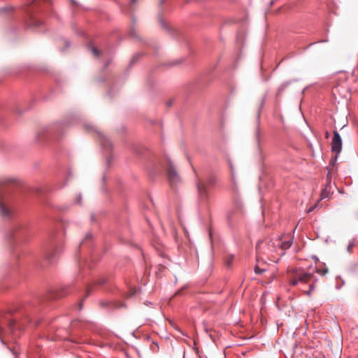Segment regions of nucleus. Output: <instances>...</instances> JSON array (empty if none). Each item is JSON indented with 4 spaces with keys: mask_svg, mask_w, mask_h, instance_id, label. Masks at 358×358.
<instances>
[{
    "mask_svg": "<svg viewBox=\"0 0 358 358\" xmlns=\"http://www.w3.org/2000/svg\"><path fill=\"white\" fill-rule=\"evenodd\" d=\"M257 259L259 260L262 255H266L269 259L277 262L275 258L276 248L271 241H259L256 246Z\"/></svg>",
    "mask_w": 358,
    "mask_h": 358,
    "instance_id": "obj_2",
    "label": "nucleus"
},
{
    "mask_svg": "<svg viewBox=\"0 0 358 358\" xmlns=\"http://www.w3.org/2000/svg\"><path fill=\"white\" fill-rule=\"evenodd\" d=\"M292 244V239H289L287 241H282L281 243V248L282 250H287L291 247Z\"/></svg>",
    "mask_w": 358,
    "mask_h": 358,
    "instance_id": "obj_9",
    "label": "nucleus"
},
{
    "mask_svg": "<svg viewBox=\"0 0 358 358\" xmlns=\"http://www.w3.org/2000/svg\"><path fill=\"white\" fill-rule=\"evenodd\" d=\"M334 172V168L331 167L329 169V171H328V173L327 176V184L321 192V195H320L321 199L329 198L332 193V192H331L332 185L331 183V176Z\"/></svg>",
    "mask_w": 358,
    "mask_h": 358,
    "instance_id": "obj_7",
    "label": "nucleus"
},
{
    "mask_svg": "<svg viewBox=\"0 0 358 358\" xmlns=\"http://www.w3.org/2000/svg\"><path fill=\"white\" fill-rule=\"evenodd\" d=\"M255 271L257 274H261L264 271V269H261L258 266H256L255 268Z\"/></svg>",
    "mask_w": 358,
    "mask_h": 358,
    "instance_id": "obj_15",
    "label": "nucleus"
},
{
    "mask_svg": "<svg viewBox=\"0 0 358 358\" xmlns=\"http://www.w3.org/2000/svg\"><path fill=\"white\" fill-rule=\"evenodd\" d=\"M314 209V207H311L308 210V213H310L311 211H313Z\"/></svg>",
    "mask_w": 358,
    "mask_h": 358,
    "instance_id": "obj_23",
    "label": "nucleus"
},
{
    "mask_svg": "<svg viewBox=\"0 0 358 358\" xmlns=\"http://www.w3.org/2000/svg\"><path fill=\"white\" fill-rule=\"evenodd\" d=\"M135 293H136V289H134V288L131 289V290L127 293V297L129 298V297L132 296L134 294H135Z\"/></svg>",
    "mask_w": 358,
    "mask_h": 358,
    "instance_id": "obj_14",
    "label": "nucleus"
},
{
    "mask_svg": "<svg viewBox=\"0 0 358 358\" xmlns=\"http://www.w3.org/2000/svg\"><path fill=\"white\" fill-rule=\"evenodd\" d=\"M104 282H105V280H103V279L99 280V281L96 282V283L99 285H102Z\"/></svg>",
    "mask_w": 358,
    "mask_h": 358,
    "instance_id": "obj_18",
    "label": "nucleus"
},
{
    "mask_svg": "<svg viewBox=\"0 0 358 358\" xmlns=\"http://www.w3.org/2000/svg\"><path fill=\"white\" fill-rule=\"evenodd\" d=\"M325 137H326L327 138H328L329 137V133L328 131H327V132L325 133Z\"/></svg>",
    "mask_w": 358,
    "mask_h": 358,
    "instance_id": "obj_22",
    "label": "nucleus"
},
{
    "mask_svg": "<svg viewBox=\"0 0 358 358\" xmlns=\"http://www.w3.org/2000/svg\"><path fill=\"white\" fill-rule=\"evenodd\" d=\"M90 50L92 51L93 55L94 57H99V55H100V51L96 48V47H94V46H90Z\"/></svg>",
    "mask_w": 358,
    "mask_h": 358,
    "instance_id": "obj_10",
    "label": "nucleus"
},
{
    "mask_svg": "<svg viewBox=\"0 0 358 358\" xmlns=\"http://www.w3.org/2000/svg\"><path fill=\"white\" fill-rule=\"evenodd\" d=\"M55 255V252L53 251V249L51 250L50 251H49L47 255H46V257L48 259H50L52 258H53Z\"/></svg>",
    "mask_w": 358,
    "mask_h": 358,
    "instance_id": "obj_13",
    "label": "nucleus"
},
{
    "mask_svg": "<svg viewBox=\"0 0 358 358\" xmlns=\"http://www.w3.org/2000/svg\"><path fill=\"white\" fill-rule=\"evenodd\" d=\"M234 259V256H229L226 259V264L228 266H231V264Z\"/></svg>",
    "mask_w": 358,
    "mask_h": 358,
    "instance_id": "obj_11",
    "label": "nucleus"
},
{
    "mask_svg": "<svg viewBox=\"0 0 358 358\" xmlns=\"http://www.w3.org/2000/svg\"><path fill=\"white\" fill-rule=\"evenodd\" d=\"M215 183V178L213 176H209L206 179H197L196 187L199 199L201 201H206L208 199V185H213Z\"/></svg>",
    "mask_w": 358,
    "mask_h": 358,
    "instance_id": "obj_3",
    "label": "nucleus"
},
{
    "mask_svg": "<svg viewBox=\"0 0 358 358\" xmlns=\"http://www.w3.org/2000/svg\"><path fill=\"white\" fill-rule=\"evenodd\" d=\"M91 236H91V234H87V235H86V236H85V240L90 238H91Z\"/></svg>",
    "mask_w": 358,
    "mask_h": 358,
    "instance_id": "obj_20",
    "label": "nucleus"
},
{
    "mask_svg": "<svg viewBox=\"0 0 358 358\" xmlns=\"http://www.w3.org/2000/svg\"><path fill=\"white\" fill-rule=\"evenodd\" d=\"M313 277V275L312 273L296 271L290 275V285L295 286L299 282L307 283L312 279Z\"/></svg>",
    "mask_w": 358,
    "mask_h": 358,
    "instance_id": "obj_6",
    "label": "nucleus"
},
{
    "mask_svg": "<svg viewBox=\"0 0 358 358\" xmlns=\"http://www.w3.org/2000/svg\"><path fill=\"white\" fill-rule=\"evenodd\" d=\"M15 322H15V320H11V321H10V322H8V327H9V328L10 329V330H13V327H14V326H15Z\"/></svg>",
    "mask_w": 358,
    "mask_h": 358,
    "instance_id": "obj_16",
    "label": "nucleus"
},
{
    "mask_svg": "<svg viewBox=\"0 0 358 358\" xmlns=\"http://www.w3.org/2000/svg\"><path fill=\"white\" fill-rule=\"evenodd\" d=\"M258 132H259V130L257 129V130L256 131L257 135H258Z\"/></svg>",
    "mask_w": 358,
    "mask_h": 358,
    "instance_id": "obj_26",
    "label": "nucleus"
},
{
    "mask_svg": "<svg viewBox=\"0 0 358 358\" xmlns=\"http://www.w3.org/2000/svg\"><path fill=\"white\" fill-rule=\"evenodd\" d=\"M11 189L7 187L6 182L0 186V215L3 220H10L14 215V208L10 203L8 194Z\"/></svg>",
    "mask_w": 358,
    "mask_h": 358,
    "instance_id": "obj_1",
    "label": "nucleus"
},
{
    "mask_svg": "<svg viewBox=\"0 0 358 358\" xmlns=\"http://www.w3.org/2000/svg\"><path fill=\"white\" fill-rule=\"evenodd\" d=\"M316 272L322 275H324L326 273H328V269L327 268H324L323 270H321V269H317L316 270Z\"/></svg>",
    "mask_w": 358,
    "mask_h": 358,
    "instance_id": "obj_12",
    "label": "nucleus"
},
{
    "mask_svg": "<svg viewBox=\"0 0 358 358\" xmlns=\"http://www.w3.org/2000/svg\"><path fill=\"white\" fill-rule=\"evenodd\" d=\"M136 1H137V0H131V3L132 4H133V3H135Z\"/></svg>",
    "mask_w": 358,
    "mask_h": 358,
    "instance_id": "obj_25",
    "label": "nucleus"
},
{
    "mask_svg": "<svg viewBox=\"0 0 358 358\" xmlns=\"http://www.w3.org/2000/svg\"><path fill=\"white\" fill-rule=\"evenodd\" d=\"M34 23L36 26H39L41 22L39 21H34Z\"/></svg>",
    "mask_w": 358,
    "mask_h": 358,
    "instance_id": "obj_21",
    "label": "nucleus"
},
{
    "mask_svg": "<svg viewBox=\"0 0 358 358\" xmlns=\"http://www.w3.org/2000/svg\"><path fill=\"white\" fill-rule=\"evenodd\" d=\"M310 290H308V291H307V292H306V294L307 295H308V296H310V292H311V291H312V290H313V285H311L310 286Z\"/></svg>",
    "mask_w": 358,
    "mask_h": 358,
    "instance_id": "obj_17",
    "label": "nucleus"
},
{
    "mask_svg": "<svg viewBox=\"0 0 358 358\" xmlns=\"http://www.w3.org/2000/svg\"><path fill=\"white\" fill-rule=\"evenodd\" d=\"M342 150V140L337 131H334V137L331 141V150L335 153V156L330 160L329 166L334 168L338 154Z\"/></svg>",
    "mask_w": 358,
    "mask_h": 358,
    "instance_id": "obj_4",
    "label": "nucleus"
},
{
    "mask_svg": "<svg viewBox=\"0 0 358 358\" xmlns=\"http://www.w3.org/2000/svg\"><path fill=\"white\" fill-rule=\"evenodd\" d=\"M166 174L171 186L176 185L180 181V176L171 161L167 162Z\"/></svg>",
    "mask_w": 358,
    "mask_h": 358,
    "instance_id": "obj_5",
    "label": "nucleus"
},
{
    "mask_svg": "<svg viewBox=\"0 0 358 358\" xmlns=\"http://www.w3.org/2000/svg\"><path fill=\"white\" fill-rule=\"evenodd\" d=\"M90 288H88V289H87V290L86 295H87H87H89V294H90Z\"/></svg>",
    "mask_w": 358,
    "mask_h": 358,
    "instance_id": "obj_24",
    "label": "nucleus"
},
{
    "mask_svg": "<svg viewBox=\"0 0 358 358\" xmlns=\"http://www.w3.org/2000/svg\"><path fill=\"white\" fill-rule=\"evenodd\" d=\"M100 143L103 148L110 150L112 148V143L107 136L103 134H99Z\"/></svg>",
    "mask_w": 358,
    "mask_h": 358,
    "instance_id": "obj_8",
    "label": "nucleus"
},
{
    "mask_svg": "<svg viewBox=\"0 0 358 358\" xmlns=\"http://www.w3.org/2000/svg\"><path fill=\"white\" fill-rule=\"evenodd\" d=\"M285 85L281 86V87H280V89H279V90H278V94H279L280 92H282V91L284 90V88H285Z\"/></svg>",
    "mask_w": 358,
    "mask_h": 358,
    "instance_id": "obj_19",
    "label": "nucleus"
}]
</instances>
